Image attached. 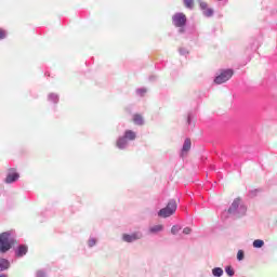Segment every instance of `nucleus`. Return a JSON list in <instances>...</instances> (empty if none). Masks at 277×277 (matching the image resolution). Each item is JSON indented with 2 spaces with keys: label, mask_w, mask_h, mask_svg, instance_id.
<instances>
[{
  "label": "nucleus",
  "mask_w": 277,
  "mask_h": 277,
  "mask_svg": "<svg viewBox=\"0 0 277 277\" xmlns=\"http://www.w3.org/2000/svg\"><path fill=\"white\" fill-rule=\"evenodd\" d=\"M16 246H18L16 230L10 229L0 234V254H8Z\"/></svg>",
  "instance_id": "obj_1"
},
{
  "label": "nucleus",
  "mask_w": 277,
  "mask_h": 277,
  "mask_svg": "<svg viewBox=\"0 0 277 277\" xmlns=\"http://www.w3.org/2000/svg\"><path fill=\"white\" fill-rule=\"evenodd\" d=\"M137 140V132L133 130H126L122 135L118 136L116 141V146L119 150H127L131 142Z\"/></svg>",
  "instance_id": "obj_2"
},
{
  "label": "nucleus",
  "mask_w": 277,
  "mask_h": 277,
  "mask_svg": "<svg viewBox=\"0 0 277 277\" xmlns=\"http://www.w3.org/2000/svg\"><path fill=\"white\" fill-rule=\"evenodd\" d=\"M247 212L248 207H246V203H243V200H241V198H236L227 210V213L232 215V217L236 219L243 217Z\"/></svg>",
  "instance_id": "obj_3"
},
{
  "label": "nucleus",
  "mask_w": 277,
  "mask_h": 277,
  "mask_svg": "<svg viewBox=\"0 0 277 277\" xmlns=\"http://www.w3.org/2000/svg\"><path fill=\"white\" fill-rule=\"evenodd\" d=\"M176 209H179V205L175 199H170L167 206L158 211V217H172L174 213H176Z\"/></svg>",
  "instance_id": "obj_4"
},
{
  "label": "nucleus",
  "mask_w": 277,
  "mask_h": 277,
  "mask_svg": "<svg viewBox=\"0 0 277 277\" xmlns=\"http://www.w3.org/2000/svg\"><path fill=\"white\" fill-rule=\"evenodd\" d=\"M172 25L179 27V34H185V27L187 25V15L182 12H177L172 16Z\"/></svg>",
  "instance_id": "obj_5"
},
{
  "label": "nucleus",
  "mask_w": 277,
  "mask_h": 277,
  "mask_svg": "<svg viewBox=\"0 0 277 277\" xmlns=\"http://www.w3.org/2000/svg\"><path fill=\"white\" fill-rule=\"evenodd\" d=\"M233 75H235L233 69H221L220 74L214 78V83H216V85H222V83L229 81L233 78Z\"/></svg>",
  "instance_id": "obj_6"
},
{
  "label": "nucleus",
  "mask_w": 277,
  "mask_h": 277,
  "mask_svg": "<svg viewBox=\"0 0 277 277\" xmlns=\"http://www.w3.org/2000/svg\"><path fill=\"white\" fill-rule=\"evenodd\" d=\"M144 237L142 232H133L132 234H123L121 239L124 243H134V241H140Z\"/></svg>",
  "instance_id": "obj_7"
},
{
  "label": "nucleus",
  "mask_w": 277,
  "mask_h": 277,
  "mask_svg": "<svg viewBox=\"0 0 277 277\" xmlns=\"http://www.w3.org/2000/svg\"><path fill=\"white\" fill-rule=\"evenodd\" d=\"M21 179V174L16 172V169L11 168L8 170L6 177L4 179V183L6 185H12V183H16Z\"/></svg>",
  "instance_id": "obj_8"
},
{
  "label": "nucleus",
  "mask_w": 277,
  "mask_h": 277,
  "mask_svg": "<svg viewBox=\"0 0 277 277\" xmlns=\"http://www.w3.org/2000/svg\"><path fill=\"white\" fill-rule=\"evenodd\" d=\"M14 252L17 259H23V256H25L27 252H29V247H27V245H18L15 248Z\"/></svg>",
  "instance_id": "obj_9"
},
{
  "label": "nucleus",
  "mask_w": 277,
  "mask_h": 277,
  "mask_svg": "<svg viewBox=\"0 0 277 277\" xmlns=\"http://www.w3.org/2000/svg\"><path fill=\"white\" fill-rule=\"evenodd\" d=\"M189 150H192V140L190 138H185L181 153H180V157L183 159L184 157H187V153H189Z\"/></svg>",
  "instance_id": "obj_10"
},
{
  "label": "nucleus",
  "mask_w": 277,
  "mask_h": 277,
  "mask_svg": "<svg viewBox=\"0 0 277 277\" xmlns=\"http://www.w3.org/2000/svg\"><path fill=\"white\" fill-rule=\"evenodd\" d=\"M48 103H50V105H53L54 107H57L58 103H60V94L57 93H49L48 97H47Z\"/></svg>",
  "instance_id": "obj_11"
},
{
  "label": "nucleus",
  "mask_w": 277,
  "mask_h": 277,
  "mask_svg": "<svg viewBox=\"0 0 277 277\" xmlns=\"http://www.w3.org/2000/svg\"><path fill=\"white\" fill-rule=\"evenodd\" d=\"M12 264L10 263V260L5 258H0V272H8Z\"/></svg>",
  "instance_id": "obj_12"
},
{
  "label": "nucleus",
  "mask_w": 277,
  "mask_h": 277,
  "mask_svg": "<svg viewBox=\"0 0 277 277\" xmlns=\"http://www.w3.org/2000/svg\"><path fill=\"white\" fill-rule=\"evenodd\" d=\"M133 122L136 127H144L145 124L144 117L140 114L133 115Z\"/></svg>",
  "instance_id": "obj_13"
},
{
  "label": "nucleus",
  "mask_w": 277,
  "mask_h": 277,
  "mask_svg": "<svg viewBox=\"0 0 277 277\" xmlns=\"http://www.w3.org/2000/svg\"><path fill=\"white\" fill-rule=\"evenodd\" d=\"M148 230L150 235H157L158 233H163V225L162 224L154 225L149 227Z\"/></svg>",
  "instance_id": "obj_14"
},
{
  "label": "nucleus",
  "mask_w": 277,
  "mask_h": 277,
  "mask_svg": "<svg viewBox=\"0 0 277 277\" xmlns=\"http://www.w3.org/2000/svg\"><path fill=\"white\" fill-rule=\"evenodd\" d=\"M97 243H98V238L92 237V236L89 237V239H88V241H87L88 248H94V247L97 246Z\"/></svg>",
  "instance_id": "obj_15"
},
{
  "label": "nucleus",
  "mask_w": 277,
  "mask_h": 277,
  "mask_svg": "<svg viewBox=\"0 0 277 277\" xmlns=\"http://www.w3.org/2000/svg\"><path fill=\"white\" fill-rule=\"evenodd\" d=\"M212 276H214V277H222V276H224V269L222 267H214V268H212Z\"/></svg>",
  "instance_id": "obj_16"
},
{
  "label": "nucleus",
  "mask_w": 277,
  "mask_h": 277,
  "mask_svg": "<svg viewBox=\"0 0 277 277\" xmlns=\"http://www.w3.org/2000/svg\"><path fill=\"white\" fill-rule=\"evenodd\" d=\"M252 246L253 248L260 249V248H263V246H265V241L262 239H255Z\"/></svg>",
  "instance_id": "obj_17"
},
{
  "label": "nucleus",
  "mask_w": 277,
  "mask_h": 277,
  "mask_svg": "<svg viewBox=\"0 0 277 277\" xmlns=\"http://www.w3.org/2000/svg\"><path fill=\"white\" fill-rule=\"evenodd\" d=\"M181 230H183V227L181 225H173L171 227V234H173V235H179V233H181Z\"/></svg>",
  "instance_id": "obj_18"
},
{
  "label": "nucleus",
  "mask_w": 277,
  "mask_h": 277,
  "mask_svg": "<svg viewBox=\"0 0 277 277\" xmlns=\"http://www.w3.org/2000/svg\"><path fill=\"white\" fill-rule=\"evenodd\" d=\"M184 8L192 10L194 8V0H183Z\"/></svg>",
  "instance_id": "obj_19"
},
{
  "label": "nucleus",
  "mask_w": 277,
  "mask_h": 277,
  "mask_svg": "<svg viewBox=\"0 0 277 277\" xmlns=\"http://www.w3.org/2000/svg\"><path fill=\"white\" fill-rule=\"evenodd\" d=\"M202 14H203V16H206V18H211V16H213V14H214V11H213V9L208 8L202 12Z\"/></svg>",
  "instance_id": "obj_20"
},
{
  "label": "nucleus",
  "mask_w": 277,
  "mask_h": 277,
  "mask_svg": "<svg viewBox=\"0 0 277 277\" xmlns=\"http://www.w3.org/2000/svg\"><path fill=\"white\" fill-rule=\"evenodd\" d=\"M146 92H148L147 88H138V89H136L137 96H145Z\"/></svg>",
  "instance_id": "obj_21"
},
{
  "label": "nucleus",
  "mask_w": 277,
  "mask_h": 277,
  "mask_svg": "<svg viewBox=\"0 0 277 277\" xmlns=\"http://www.w3.org/2000/svg\"><path fill=\"white\" fill-rule=\"evenodd\" d=\"M225 273L227 274V276L232 277L235 276V269L233 268V266L228 265L225 267Z\"/></svg>",
  "instance_id": "obj_22"
},
{
  "label": "nucleus",
  "mask_w": 277,
  "mask_h": 277,
  "mask_svg": "<svg viewBox=\"0 0 277 277\" xmlns=\"http://www.w3.org/2000/svg\"><path fill=\"white\" fill-rule=\"evenodd\" d=\"M8 38V31L3 28H0V40H5Z\"/></svg>",
  "instance_id": "obj_23"
},
{
  "label": "nucleus",
  "mask_w": 277,
  "mask_h": 277,
  "mask_svg": "<svg viewBox=\"0 0 277 277\" xmlns=\"http://www.w3.org/2000/svg\"><path fill=\"white\" fill-rule=\"evenodd\" d=\"M245 256H246V253H243V250H239L237 253V260L243 261Z\"/></svg>",
  "instance_id": "obj_24"
},
{
  "label": "nucleus",
  "mask_w": 277,
  "mask_h": 277,
  "mask_svg": "<svg viewBox=\"0 0 277 277\" xmlns=\"http://www.w3.org/2000/svg\"><path fill=\"white\" fill-rule=\"evenodd\" d=\"M193 120H194V113H188V115H187V124L188 126H192V122H193Z\"/></svg>",
  "instance_id": "obj_25"
},
{
  "label": "nucleus",
  "mask_w": 277,
  "mask_h": 277,
  "mask_svg": "<svg viewBox=\"0 0 277 277\" xmlns=\"http://www.w3.org/2000/svg\"><path fill=\"white\" fill-rule=\"evenodd\" d=\"M36 277H47V272L44 269L37 271Z\"/></svg>",
  "instance_id": "obj_26"
},
{
  "label": "nucleus",
  "mask_w": 277,
  "mask_h": 277,
  "mask_svg": "<svg viewBox=\"0 0 277 277\" xmlns=\"http://www.w3.org/2000/svg\"><path fill=\"white\" fill-rule=\"evenodd\" d=\"M199 8L200 10H202V12H205V10L209 9V4H207V2H200Z\"/></svg>",
  "instance_id": "obj_27"
},
{
  "label": "nucleus",
  "mask_w": 277,
  "mask_h": 277,
  "mask_svg": "<svg viewBox=\"0 0 277 277\" xmlns=\"http://www.w3.org/2000/svg\"><path fill=\"white\" fill-rule=\"evenodd\" d=\"M190 234H192L190 227H185V228L183 229V235H190Z\"/></svg>",
  "instance_id": "obj_28"
},
{
  "label": "nucleus",
  "mask_w": 277,
  "mask_h": 277,
  "mask_svg": "<svg viewBox=\"0 0 277 277\" xmlns=\"http://www.w3.org/2000/svg\"><path fill=\"white\" fill-rule=\"evenodd\" d=\"M187 53H189V52L187 51V49H185V48H180V54H182V55H187Z\"/></svg>",
  "instance_id": "obj_29"
},
{
  "label": "nucleus",
  "mask_w": 277,
  "mask_h": 277,
  "mask_svg": "<svg viewBox=\"0 0 277 277\" xmlns=\"http://www.w3.org/2000/svg\"><path fill=\"white\" fill-rule=\"evenodd\" d=\"M256 192H259V190L255 189V190H251V192H250L251 198L254 197V196H256Z\"/></svg>",
  "instance_id": "obj_30"
},
{
  "label": "nucleus",
  "mask_w": 277,
  "mask_h": 277,
  "mask_svg": "<svg viewBox=\"0 0 277 277\" xmlns=\"http://www.w3.org/2000/svg\"><path fill=\"white\" fill-rule=\"evenodd\" d=\"M150 81H155L157 78L155 76L149 77Z\"/></svg>",
  "instance_id": "obj_31"
}]
</instances>
